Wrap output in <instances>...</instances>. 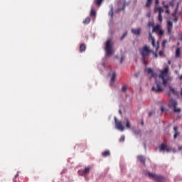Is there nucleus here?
Here are the masks:
<instances>
[{
	"label": "nucleus",
	"instance_id": "nucleus-1",
	"mask_svg": "<svg viewBox=\"0 0 182 182\" xmlns=\"http://www.w3.org/2000/svg\"><path fill=\"white\" fill-rule=\"evenodd\" d=\"M170 70V68L168 65H166L164 70H159V77L162 79V85L163 86H167V82H168L170 77L168 76V72Z\"/></svg>",
	"mask_w": 182,
	"mask_h": 182
},
{
	"label": "nucleus",
	"instance_id": "nucleus-2",
	"mask_svg": "<svg viewBox=\"0 0 182 182\" xmlns=\"http://www.w3.org/2000/svg\"><path fill=\"white\" fill-rule=\"evenodd\" d=\"M139 53L142 56V59H147L150 58V54L151 53V49L149 46L145 45L142 48H139Z\"/></svg>",
	"mask_w": 182,
	"mask_h": 182
},
{
	"label": "nucleus",
	"instance_id": "nucleus-3",
	"mask_svg": "<svg viewBox=\"0 0 182 182\" xmlns=\"http://www.w3.org/2000/svg\"><path fill=\"white\" fill-rule=\"evenodd\" d=\"M146 176H148L149 178L154 180L156 182H166L165 177L160 174H156L150 171H146Z\"/></svg>",
	"mask_w": 182,
	"mask_h": 182
},
{
	"label": "nucleus",
	"instance_id": "nucleus-4",
	"mask_svg": "<svg viewBox=\"0 0 182 182\" xmlns=\"http://www.w3.org/2000/svg\"><path fill=\"white\" fill-rule=\"evenodd\" d=\"M105 52L108 56H112L114 53V50L113 49V43L112 40H107L105 43Z\"/></svg>",
	"mask_w": 182,
	"mask_h": 182
},
{
	"label": "nucleus",
	"instance_id": "nucleus-5",
	"mask_svg": "<svg viewBox=\"0 0 182 182\" xmlns=\"http://www.w3.org/2000/svg\"><path fill=\"white\" fill-rule=\"evenodd\" d=\"M154 12V14H157V12H159L158 19L159 22H163V16L161 15V14L164 12L163 9L161 7L155 6Z\"/></svg>",
	"mask_w": 182,
	"mask_h": 182
},
{
	"label": "nucleus",
	"instance_id": "nucleus-6",
	"mask_svg": "<svg viewBox=\"0 0 182 182\" xmlns=\"http://www.w3.org/2000/svg\"><path fill=\"white\" fill-rule=\"evenodd\" d=\"M156 87L153 86L151 90H153V92H154L155 93H161V92L164 90V89L161 87V82L156 81Z\"/></svg>",
	"mask_w": 182,
	"mask_h": 182
},
{
	"label": "nucleus",
	"instance_id": "nucleus-7",
	"mask_svg": "<svg viewBox=\"0 0 182 182\" xmlns=\"http://www.w3.org/2000/svg\"><path fill=\"white\" fill-rule=\"evenodd\" d=\"M114 122H115V127H117L118 130L123 132V130H124V127L123 126L122 121H119L117 120V118H114Z\"/></svg>",
	"mask_w": 182,
	"mask_h": 182
},
{
	"label": "nucleus",
	"instance_id": "nucleus-8",
	"mask_svg": "<svg viewBox=\"0 0 182 182\" xmlns=\"http://www.w3.org/2000/svg\"><path fill=\"white\" fill-rule=\"evenodd\" d=\"M149 36L151 39V44H152V46L154 48H156V50H159L160 46H159V43H157V44H156V40H154V37H153V36L151 35V33H149Z\"/></svg>",
	"mask_w": 182,
	"mask_h": 182
},
{
	"label": "nucleus",
	"instance_id": "nucleus-9",
	"mask_svg": "<svg viewBox=\"0 0 182 182\" xmlns=\"http://www.w3.org/2000/svg\"><path fill=\"white\" fill-rule=\"evenodd\" d=\"M146 73L149 75H151V77H157V74L156 73H154L153 69L149 68L145 70Z\"/></svg>",
	"mask_w": 182,
	"mask_h": 182
},
{
	"label": "nucleus",
	"instance_id": "nucleus-10",
	"mask_svg": "<svg viewBox=\"0 0 182 182\" xmlns=\"http://www.w3.org/2000/svg\"><path fill=\"white\" fill-rule=\"evenodd\" d=\"M178 3L177 4L176 8L175 9V11L172 14V16H173V18H176V16H178L180 15H181V11H178Z\"/></svg>",
	"mask_w": 182,
	"mask_h": 182
},
{
	"label": "nucleus",
	"instance_id": "nucleus-11",
	"mask_svg": "<svg viewBox=\"0 0 182 182\" xmlns=\"http://www.w3.org/2000/svg\"><path fill=\"white\" fill-rule=\"evenodd\" d=\"M137 160L142 163V164L146 165V158L141 155L137 156Z\"/></svg>",
	"mask_w": 182,
	"mask_h": 182
},
{
	"label": "nucleus",
	"instance_id": "nucleus-12",
	"mask_svg": "<svg viewBox=\"0 0 182 182\" xmlns=\"http://www.w3.org/2000/svg\"><path fill=\"white\" fill-rule=\"evenodd\" d=\"M173 130H174L173 138L177 139V137H178V136H180V132H178V127H174Z\"/></svg>",
	"mask_w": 182,
	"mask_h": 182
},
{
	"label": "nucleus",
	"instance_id": "nucleus-13",
	"mask_svg": "<svg viewBox=\"0 0 182 182\" xmlns=\"http://www.w3.org/2000/svg\"><path fill=\"white\" fill-rule=\"evenodd\" d=\"M170 107H177V102L174 100H171L169 102Z\"/></svg>",
	"mask_w": 182,
	"mask_h": 182
},
{
	"label": "nucleus",
	"instance_id": "nucleus-14",
	"mask_svg": "<svg viewBox=\"0 0 182 182\" xmlns=\"http://www.w3.org/2000/svg\"><path fill=\"white\" fill-rule=\"evenodd\" d=\"M132 32L134 33V35H140L141 30L140 28H133Z\"/></svg>",
	"mask_w": 182,
	"mask_h": 182
},
{
	"label": "nucleus",
	"instance_id": "nucleus-15",
	"mask_svg": "<svg viewBox=\"0 0 182 182\" xmlns=\"http://www.w3.org/2000/svg\"><path fill=\"white\" fill-rule=\"evenodd\" d=\"M86 50V44L82 43L80 46V53L85 52Z\"/></svg>",
	"mask_w": 182,
	"mask_h": 182
},
{
	"label": "nucleus",
	"instance_id": "nucleus-16",
	"mask_svg": "<svg viewBox=\"0 0 182 182\" xmlns=\"http://www.w3.org/2000/svg\"><path fill=\"white\" fill-rule=\"evenodd\" d=\"M161 26H160V25H156V26H154L152 32H156L157 33V32L161 31Z\"/></svg>",
	"mask_w": 182,
	"mask_h": 182
},
{
	"label": "nucleus",
	"instance_id": "nucleus-17",
	"mask_svg": "<svg viewBox=\"0 0 182 182\" xmlns=\"http://www.w3.org/2000/svg\"><path fill=\"white\" fill-rule=\"evenodd\" d=\"M102 157H109L110 156V151L106 150L102 153Z\"/></svg>",
	"mask_w": 182,
	"mask_h": 182
},
{
	"label": "nucleus",
	"instance_id": "nucleus-18",
	"mask_svg": "<svg viewBox=\"0 0 182 182\" xmlns=\"http://www.w3.org/2000/svg\"><path fill=\"white\" fill-rule=\"evenodd\" d=\"M167 149V144H161L159 146L160 151H164Z\"/></svg>",
	"mask_w": 182,
	"mask_h": 182
},
{
	"label": "nucleus",
	"instance_id": "nucleus-19",
	"mask_svg": "<svg viewBox=\"0 0 182 182\" xmlns=\"http://www.w3.org/2000/svg\"><path fill=\"white\" fill-rule=\"evenodd\" d=\"M125 120H126V127L127 129H130L132 127V124H130V121H129V119L127 118H125Z\"/></svg>",
	"mask_w": 182,
	"mask_h": 182
},
{
	"label": "nucleus",
	"instance_id": "nucleus-20",
	"mask_svg": "<svg viewBox=\"0 0 182 182\" xmlns=\"http://www.w3.org/2000/svg\"><path fill=\"white\" fill-rule=\"evenodd\" d=\"M89 171H90V167H89V166L85 167V169L82 171V174L83 175L87 174L89 173Z\"/></svg>",
	"mask_w": 182,
	"mask_h": 182
},
{
	"label": "nucleus",
	"instance_id": "nucleus-21",
	"mask_svg": "<svg viewBox=\"0 0 182 182\" xmlns=\"http://www.w3.org/2000/svg\"><path fill=\"white\" fill-rule=\"evenodd\" d=\"M83 23L85 25H88V23H90V17L85 18V20L83 21Z\"/></svg>",
	"mask_w": 182,
	"mask_h": 182
},
{
	"label": "nucleus",
	"instance_id": "nucleus-22",
	"mask_svg": "<svg viewBox=\"0 0 182 182\" xmlns=\"http://www.w3.org/2000/svg\"><path fill=\"white\" fill-rule=\"evenodd\" d=\"M104 0H94V2L95 4V5H97V6H100V5H102V2H103Z\"/></svg>",
	"mask_w": 182,
	"mask_h": 182
},
{
	"label": "nucleus",
	"instance_id": "nucleus-23",
	"mask_svg": "<svg viewBox=\"0 0 182 182\" xmlns=\"http://www.w3.org/2000/svg\"><path fill=\"white\" fill-rule=\"evenodd\" d=\"M152 2H153V0H146V8H150V6H151Z\"/></svg>",
	"mask_w": 182,
	"mask_h": 182
},
{
	"label": "nucleus",
	"instance_id": "nucleus-24",
	"mask_svg": "<svg viewBox=\"0 0 182 182\" xmlns=\"http://www.w3.org/2000/svg\"><path fill=\"white\" fill-rule=\"evenodd\" d=\"M114 79H116V72H113L111 77V83H114Z\"/></svg>",
	"mask_w": 182,
	"mask_h": 182
},
{
	"label": "nucleus",
	"instance_id": "nucleus-25",
	"mask_svg": "<svg viewBox=\"0 0 182 182\" xmlns=\"http://www.w3.org/2000/svg\"><path fill=\"white\" fill-rule=\"evenodd\" d=\"M181 54V51L180 48H177L176 50V58H180V55Z\"/></svg>",
	"mask_w": 182,
	"mask_h": 182
},
{
	"label": "nucleus",
	"instance_id": "nucleus-26",
	"mask_svg": "<svg viewBox=\"0 0 182 182\" xmlns=\"http://www.w3.org/2000/svg\"><path fill=\"white\" fill-rule=\"evenodd\" d=\"M171 93H173V95L176 94V90H174V88L170 87V90L168 92V96H170V95H171Z\"/></svg>",
	"mask_w": 182,
	"mask_h": 182
},
{
	"label": "nucleus",
	"instance_id": "nucleus-27",
	"mask_svg": "<svg viewBox=\"0 0 182 182\" xmlns=\"http://www.w3.org/2000/svg\"><path fill=\"white\" fill-rule=\"evenodd\" d=\"M109 16H110L111 18H113L114 16V13H113V7H111L110 11L108 13Z\"/></svg>",
	"mask_w": 182,
	"mask_h": 182
},
{
	"label": "nucleus",
	"instance_id": "nucleus-28",
	"mask_svg": "<svg viewBox=\"0 0 182 182\" xmlns=\"http://www.w3.org/2000/svg\"><path fill=\"white\" fill-rule=\"evenodd\" d=\"M91 16H96V10L95 9H92L90 11Z\"/></svg>",
	"mask_w": 182,
	"mask_h": 182
},
{
	"label": "nucleus",
	"instance_id": "nucleus-29",
	"mask_svg": "<svg viewBox=\"0 0 182 182\" xmlns=\"http://www.w3.org/2000/svg\"><path fill=\"white\" fill-rule=\"evenodd\" d=\"M166 43H167V40L164 39V40L162 41V43H161V46H162V48H163V49H165V48H166Z\"/></svg>",
	"mask_w": 182,
	"mask_h": 182
},
{
	"label": "nucleus",
	"instance_id": "nucleus-30",
	"mask_svg": "<svg viewBox=\"0 0 182 182\" xmlns=\"http://www.w3.org/2000/svg\"><path fill=\"white\" fill-rule=\"evenodd\" d=\"M173 112H175V113H180L181 109H180V108H177V107H173Z\"/></svg>",
	"mask_w": 182,
	"mask_h": 182
},
{
	"label": "nucleus",
	"instance_id": "nucleus-31",
	"mask_svg": "<svg viewBox=\"0 0 182 182\" xmlns=\"http://www.w3.org/2000/svg\"><path fill=\"white\" fill-rule=\"evenodd\" d=\"M168 33L170 35L171 33V31H173V26H167Z\"/></svg>",
	"mask_w": 182,
	"mask_h": 182
},
{
	"label": "nucleus",
	"instance_id": "nucleus-32",
	"mask_svg": "<svg viewBox=\"0 0 182 182\" xmlns=\"http://www.w3.org/2000/svg\"><path fill=\"white\" fill-rule=\"evenodd\" d=\"M127 36V31H126L125 33H124V34L122 36V37L120 38V41H123V39H124V38H126Z\"/></svg>",
	"mask_w": 182,
	"mask_h": 182
},
{
	"label": "nucleus",
	"instance_id": "nucleus-33",
	"mask_svg": "<svg viewBox=\"0 0 182 182\" xmlns=\"http://www.w3.org/2000/svg\"><path fill=\"white\" fill-rule=\"evenodd\" d=\"M127 90V86L124 85L122 87V92H126Z\"/></svg>",
	"mask_w": 182,
	"mask_h": 182
},
{
	"label": "nucleus",
	"instance_id": "nucleus-34",
	"mask_svg": "<svg viewBox=\"0 0 182 182\" xmlns=\"http://www.w3.org/2000/svg\"><path fill=\"white\" fill-rule=\"evenodd\" d=\"M159 34L160 35V36H163V35H164V31L163 30L159 31Z\"/></svg>",
	"mask_w": 182,
	"mask_h": 182
},
{
	"label": "nucleus",
	"instance_id": "nucleus-35",
	"mask_svg": "<svg viewBox=\"0 0 182 182\" xmlns=\"http://www.w3.org/2000/svg\"><path fill=\"white\" fill-rule=\"evenodd\" d=\"M162 4L164 5V8H166V9H168V8L170 6L168 4H164V2H163Z\"/></svg>",
	"mask_w": 182,
	"mask_h": 182
},
{
	"label": "nucleus",
	"instance_id": "nucleus-36",
	"mask_svg": "<svg viewBox=\"0 0 182 182\" xmlns=\"http://www.w3.org/2000/svg\"><path fill=\"white\" fill-rule=\"evenodd\" d=\"M167 26H173V22H171V21H168L167 22Z\"/></svg>",
	"mask_w": 182,
	"mask_h": 182
},
{
	"label": "nucleus",
	"instance_id": "nucleus-37",
	"mask_svg": "<svg viewBox=\"0 0 182 182\" xmlns=\"http://www.w3.org/2000/svg\"><path fill=\"white\" fill-rule=\"evenodd\" d=\"M124 139H125L124 136H122L119 139V141L123 142L124 141Z\"/></svg>",
	"mask_w": 182,
	"mask_h": 182
},
{
	"label": "nucleus",
	"instance_id": "nucleus-38",
	"mask_svg": "<svg viewBox=\"0 0 182 182\" xmlns=\"http://www.w3.org/2000/svg\"><path fill=\"white\" fill-rule=\"evenodd\" d=\"M159 56H164V50L159 51Z\"/></svg>",
	"mask_w": 182,
	"mask_h": 182
},
{
	"label": "nucleus",
	"instance_id": "nucleus-39",
	"mask_svg": "<svg viewBox=\"0 0 182 182\" xmlns=\"http://www.w3.org/2000/svg\"><path fill=\"white\" fill-rule=\"evenodd\" d=\"M159 4H160V1L159 0H155V5L157 6V5H159Z\"/></svg>",
	"mask_w": 182,
	"mask_h": 182
},
{
	"label": "nucleus",
	"instance_id": "nucleus-40",
	"mask_svg": "<svg viewBox=\"0 0 182 182\" xmlns=\"http://www.w3.org/2000/svg\"><path fill=\"white\" fill-rule=\"evenodd\" d=\"M140 75V73H136L135 74H134V76H135V77H139V76Z\"/></svg>",
	"mask_w": 182,
	"mask_h": 182
},
{
	"label": "nucleus",
	"instance_id": "nucleus-41",
	"mask_svg": "<svg viewBox=\"0 0 182 182\" xmlns=\"http://www.w3.org/2000/svg\"><path fill=\"white\" fill-rule=\"evenodd\" d=\"M124 60V56L121 57L120 63H123V61Z\"/></svg>",
	"mask_w": 182,
	"mask_h": 182
},
{
	"label": "nucleus",
	"instance_id": "nucleus-42",
	"mask_svg": "<svg viewBox=\"0 0 182 182\" xmlns=\"http://www.w3.org/2000/svg\"><path fill=\"white\" fill-rule=\"evenodd\" d=\"M142 60L144 65H147V61H146V58H142Z\"/></svg>",
	"mask_w": 182,
	"mask_h": 182
},
{
	"label": "nucleus",
	"instance_id": "nucleus-43",
	"mask_svg": "<svg viewBox=\"0 0 182 182\" xmlns=\"http://www.w3.org/2000/svg\"><path fill=\"white\" fill-rule=\"evenodd\" d=\"M166 14H167L168 15H170V10H168V9H166Z\"/></svg>",
	"mask_w": 182,
	"mask_h": 182
},
{
	"label": "nucleus",
	"instance_id": "nucleus-44",
	"mask_svg": "<svg viewBox=\"0 0 182 182\" xmlns=\"http://www.w3.org/2000/svg\"><path fill=\"white\" fill-rule=\"evenodd\" d=\"M148 26H154V24H153V23L149 22V23H148Z\"/></svg>",
	"mask_w": 182,
	"mask_h": 182
},
{
	"label": "nucleus",
	"instance_id": "nucleus-45",
	"mask_svg": "<svg viewBox=\"0 0 182 182\" xmlns=\"http://www.w3.org/2000/svg\"><path fill=\"white\" fill-rule=\"evenodd\" d=\"M154 55L155 58H159V54H156V53H154Z\"/></svg>",
	"mask_w": 182,
	"mask_h": 182
},
{
	"label": "nucleus",
	"instance_id": "nucleus-46",
	"mask_svg": "<svg viewBox=\"0 0 182 182\" xmlns=\"http://www.w3.org/2000/svg\"><path fill=\"white\" fill-rule=\"evenodd\" d=\"M161 111L163 112H164V107L163 106L161 107Z\"/></svg>",
	"mask_w": 182,
	"mask_h": 182
},
{
	"label": "nucleus",
	"instance_id": "nucleus-47",
	"mask_svg": "<svg viewBox=\"0 0 182 182\" xmlns=\"http://www.w3.org/2000/svg\"><path fill=\"white\" fill-rule=\"evenodd\" d=\"M165 150H166V151H167V153H168V152L170 151V149H168V148H167V147L166 148Z\"/></svg>",
	"mask_w": 182,
	"mask_h": 182
},
{
	"label": "nucleus",
	"instance_id": "nucleus-48",
	"mask_svg": "<svg viewBox=\"0 0 182 182\" xmlns=\"http://www.w3.org/2000/svg\"><path fill=\"white\" fill-rule=\"evenodd\" d=\"M177 21H178V19L177 18V16H176L174 19V22H177Z\"/></svg>",
	"mask_w": 182,
	"mask_h": 182
},
{
	"label": "nucleus",
	"instance_id": "nucleus-49",
	"mask_svg": "<svg viewBox=\"0 0 182 182\" xmlns=\"http://www.w3.org/2000/svg\"><path fill=\"white\" fill-rule=\"evenodd\" d=\"M179 80H182V75L178 77Z\"/></svg>",
	"mask_w": 182,
	"mask_h": 182
},
{
	"label": "nucleus",
	"instance_id": "nucleus-50",
	"mask_svg": "<svg viewBox=\"0 0 182 182\" xmlns=\"http://www.w3.org/2000/svg\"><path fill=\"white\" fill-rule=\"evenodd\" d=\"M153 112H149V116H151V114H153Z\"/></svg>",
	"mask_w": 182,
	"mask_h": 182
},
{
	"label": "nucleus",
	"instance_id": "nucleus-51",
	"mask_svg": "<svg viewBox=\"0 0 182 182\" xmlns=\"http://www.w3.org/2000/svg\"><path fill=\"white\" fill-rule=\"evenodd\" d=\"M140 133H141V132L140 130H138L137 134H139Z\"/></svg>",
	"mask_w": 182,
	"mask_h": 182
},
{
	"label": "nucleus",
	"instance_id": "nucleus-52",
	"mask_svg": "<svg viewBox=\"0 0 182 182\" xmlns=\"http://www.w3.org/2000/svg\"><path fill=\"white\" fill-rule=\"evenodd\" d=\"M181 149H182V146H179L178 150H181Z\"/></svg>",
	"mask_w": 182,
	"mask_h": 182
},
{
	"label": "nucleus",
	"instance_id": "nucleus-53",
	"mask_svg": "<svg viewBox=\"0 0 182 182\" xmlns=\"http://www.w3.org/2000/svg\"><path fill=\"white\" fill-rule=\"evenodd\" d=\"M148 18H150V14H147Z\"/></svg>",
	"mask_w": 182,
	"mask_h": 182
},
{
	"label": "nucleus",
	"instance_id": "nucleus-54",
	"mask_svg": "<svg viewBox=\"0 0 182 182\" xmlns=\"http://www.w3.org/2000/svg\"><path fill=\"white\" fill-rule=\"evenodd\" d=\"M119 114H122V111L121 110H119Z\"/></svg>",
	"mask_w": 182,
	"mask_h": 182
},
{
	"label": "nucleus",
	"instance_id": "nucleus-55",
	"mask_svg": "<svg viewBox=\"0 0 182 182\" xmlns=\"http://www.w3.org/2000/svg\"><path fill=\"white\" fill-rule=\"evenodd\" d=\"M170 63H171V61H168V64L170 65Z\"/></svg>",
	"mask_w": 182,
	"mask_h": 182
},
{
	"label": "nucleus",
	"instance_id": "nucleus-56",
	"mask_svg": "<svg viewBox=\"0 0 182 182\" xmlns=\"http://www.w3.org/2000/svg\"><path fill=\"white\" fill-rule=\"evenodd\" d=\"M141 124H142V126H143V124H144V123L142 122H141Z\"/></svg>",
	"mask_w": 182,
	"mask_h": 182
},
{
	"label": "nucleus",
	"instance_id": "nucleus-57",
	"mask_svg": "<svg viewBox=\"0 0 182 182\" xmlns=\"http://www.w3.org/2000/svg\"><path fill=\"white\" fill-rule=\"evenodd\" d=\"M15 177H18V174H16Z\"/></svg>",
	"mask_w": 182,
	"mask_h": 182
},
{
	"label": "nucleus",
	"instance_id": "nucleus-58",
	"mask_svg": "<svg viewBox=\"0 0 182 182\" xmlns=\"http://www.w3.org/2000/svg\"><path fill=\"white\" fill-rule=\"evenodd\" d=\"M119 11H120V9H119V10H117V12H119Z\"/></svg>",
	"mask_w": 182,
	"mask_h": 182
},
{
	"label": "nucleus",
	"instance_id": "nucleus-59",
	"mask_svg": "<svg viewBox=\"0 0 182 182\" xmlns=\"http://www.w3.org/2000/svg\"><path fill=\"white\" fill-rule=\"evenodd\" d=\"M122 9H124V7L122 8Z\"/></svg>",
	"mask_w": 182,
	"mask_h": 182
}]
</instances>
